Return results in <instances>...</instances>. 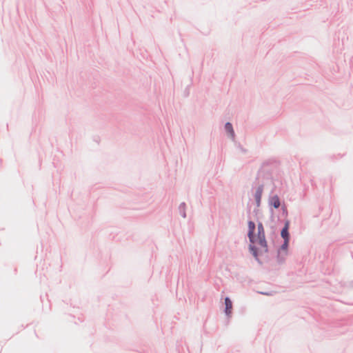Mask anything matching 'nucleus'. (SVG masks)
<instances>
[{
	"label": "nucleus",
	"mask_w": 353,
	"mask_h": 353,
	"mask_svg": "<svg viewBox=\"0 0 353 353\" xmlns=\"http://www.w3.org/2000/svg\"><path fill=\"white\" fill-rule=\"evenodd\" d=\"M248 237L253 245V246H250V248L254 250V248L256 247V249L260 250L261 251H267V242L265 238V232L262 223H259L257 227V234L254 233L255 230V224L252 221H249L248 223Z\"/></svg>",
	"instance_id": "nucleus-1"
},
{
	"label": "nucleus",
	"mask_w": 353,
	"mask_h": 353,
	"mask_svg": "<svg viewBox=\"0 0 353 353\" xmlns=\"http://www.w3.org/2000/svg\"><path fill=\"white\" fill-rule=\"evenodd\" d=\"M289 225H290V223L288 221H287L285 224L284 228H283V230L281 231V236L284 239V240H285V244H288L289 242V232H288Z\"/></svg>",
	"instance_id": "nucleus-2"
},
{
	"label": "nucleus",
	"mask_w": 353,
	"mask_h": 353,
	"mask_svg": "<svg viewBox=\"0 0 353 353\" xmlns=\"http://www.w3.org/2000/svg\"><path fill=\"white\" fill-rule=\"evenodd\" d=\"M270 203L275 208H278L280 206V200L278 196L275 195L271 197Z\"/></svg>",
	"instance_id": "nucleus-3"
},
{
	"label": "nucleus",
	"mask_w": 353,
	"mask_h": 353,
	"mask_svg": "<svg viewBox=\"0 0 353 353\" xmlns=\"http://www.w3.org/2000/svg\"><path fill=\"white\" fill-rule=\"evenodd\" d=\"M225 128V130L229 133L230 136L233 138L234 137V132L233 130L232 124L230 123H227Z\"/></svg>",
	"instance_id": "nucleus-4"
},
{
	"label": "nucleus",
	"mask_w": 353,
	"mask_h": 353,
	"mask_svg": "<svg viewBox=\"0 0 353 353\" xmlns=\"http://www.w3.org/2000/svg\"><path fill=\"white\" fill-rule=\"evenodd\" d=\"M225 309H232V303L231 300L229 298H225Z\"/></svg>",
	"instance_id": "nucleus-5"
},
{
	"label": "nucleus",
	"mask_w": 353,
	"mask_h": 353,
	"mask_svg": "<svg viewBox=\"0 0 353 353\" xmlns=\"http://www.w3.org/2000/svg\"><path fill=\"white\" fill-rule=\"evenodd\" d=\"M288 245V243L285 244V241L283 245H282V248L283 249H286Z\"/></svg>",
	"instance_id": "nucleus-6"
},
{
	"label": "nucleus",
	"mask_w": 353,
	"mask_h": 353,
	"mask_svg": "<svg viewBox=\"0 0 353 353\" xmlns=\"http://www.w3.org/2000/svg\"><path fill=\"white\" fill-rule=\"evenodd\" d=\"M225 312H226L227 314H228L231 312V310H225Z\"/></svg>",
	"instance_id": "nucleus-7"
}]
</instances>
